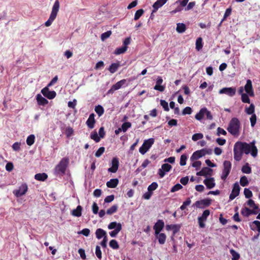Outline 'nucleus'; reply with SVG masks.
Segmentation results:
<instances>
[{
    "label": "nucleus",
    "mask_w": 260,
    "mask_h": 260,
    "mask_svg": "<svg viewBox=\"0 0 260 260\" xmlns=\"http://www.w3.org/2000/svg\"><path fill=\"white\" fill-rule=\"evenodd\" d=\"M69 163V159L68 157L62 158L54 169V174L56 176L62 177L66 172Z\"/></svg>",
    "instance_id": "obj_1"
},
{
    "label": "nucleus",
    "mask_w": 260,
    "mask_h": 260,
    "mask_svg": "<svg viewBox=\"0 0 260 260\" xmlns=\"http://www.w3.org/2000/svg\"><path fill=\"white\" fill-rule=\"evenodd\" d=\"M240 121L237 118H233L229 123L227 128L228 132L233 136H238L239 134Z\"/></svg>",
    "instance_id": "obj_2"
},
{
    "label": "nucleus",
    "mask_w": 260,
    "mask_h": 260,
    "mask_svg": "<svg viewBox=\"0 0 260 260\" xmlns=\"http://www.w3.org/2000/svg\"><path fill=\"white\" fill-rule=\"evenodd\" d=\"M244 142H237L234 147V157L236 161H240L244 153Z\"/></svg>",
    "instance_id": "obj_3"
},
{
    "label": "nucleus",
    "mask_w": 260,
    "mask_h": 260,
    "mask_svg": "<svg viewBox=\"0 0 260 260\" xmlns=\"http://www.w3.org/2000/svg\"><path fill=\"white\" fill-rule=\"evenodd\" d=\"M59 3L58 1H56L53 6L51 14L49 16L48 20L45 22V25L46 26H49L51 25L53 21L56 17L57 14L59 11Z\"/></svg>",
    "instance_id": "obj_4"
},
{
    "label": "nucleus",
    "mask_w": 260,
    "mask_h": 260,
    "mask_svg": "<svg viewBox=\"0 0 260 260\" xmlns=\"http://www.w3.org/2000/svg\"><path fill=\"white\" fill-rule=\"evenodd\" d=\"M244 153L246 154L251 153V155L255 157L257 155V149L256 147L255 146V141H253L252 142L248 144L246 142H244Z\"/></svg>",
    "instance_id": "obj_5"
},
{
    "label": "nucleus",
    "mask_w": 260,
    "mask_h": 260,
    "mask_svg": "<svg viewBox=\"0 0 260 260\" xmlns=\"http://www.w3.org/2000/svg\"><path fill=\"white\" fill-rule=\"evenodd\" d=\"M154 142L153 138H150L144 141L142 145L139 148V152L142 154H144L150 148Z\"/></svg>",
    "instance_id": "obj_6"
},
{
    "label": "nucleus",
    "mask_w": 260,
    "mask_h": 260,
    "mask_svg": "<svg viewBox=\"0 0 260 260\" xmlns=\"http://www.w3.org/2000/svg\"><path fill=\"white\" fill-rule=\"evenodd\" d=\"M223 169L221 175V179L225 181L230 174L232 168V164L229 160H225L223 162Z\"/></svg>",
    "instance_id": "obj_7"
},
{
    "label": "nucleus",
    "mask_w": 260,
    "mask_h": 260,
    "mask_svg": "<svg viewBox=\"0 0 260 260\" xmlns=\"http://www.w3.org/2000/svg\"><path fill=\"white\" fill-rule=\"evenodd\" d=\"M211 204V200L210 199H205L200 201H196L192 207L197 208L204 209L209 206Z\"/></svg>",
    "instance_id": "obj_8"
},
{
    "label": "nucleus",
    "mask_w": 260,
    "mask_h": 260,
    "mask_svg": "<svg viewBox=\"0 0 260 260\" xmlns=\"http://www.w3.org/2000/svg\"><path fill=\"white\" fill-rule=\"evenodd\" d=\"M210 213V210L208 209L204 211L201 216L198 218V223L200 228H204L205 227V222L207 220V217Z\"/></svg>",
    "instance_id": "obj_9"
},
{
    "label": "nucleus",
    "mask_w": 260,
    "mask_h": 260,
    "mask_svg": "<svg viewBox=\"0 0 260 260\" xmlns=\"http://www.w3.org/2000/svg\"><path fill=\"white\" fill-rule=\"evenodd\" d=\"M28 190V187L26 183L22 184L18 189L13 191L14 194L17 198L24 195Z\"/></svg>",
    "instance_id": "obj_10"
},
{
    "label": "nucleus",
    "mask_w": 260,
    "mask_h": 260,
    "mask_svg": "<svg viewBox=\"0 0 260 260\" xmlns=\"http://www.w3.org/2000/svg\"><path fill=\"white\" fill-rule=\"evenodd\" d=\"M172 168V166L167 163L162 165L161 169H159L158 170V174L160 178H163L165 175V172H169Z\"/></svg>",
    "instance_id": "obj_11"
},
{
    "label": "nucleus",
    "mask_w": 260,
    "mask_h": 260,
    "mask_svg": "<svg viewBox=\"0 0 260 260\" xmlns=\"http://www.w3.org/2000/svg\"><path fill=\"white\" fill-rule=\"evenodd\" d=\"M42 93L43 95L48 99L51 100L54 99L56 95V93L55 91H50L48 87H45L41 90Z\"/></svg>",
    "instance_id": "obj_12"
},
{
    "label": "nucleus",
    "mask_w": 260,
    "mask_h": 260,
    "mask_svg": "<svg viewBox=\"0 0 260 260\" xmlns=\"http://www.w3.org/2000/svg\"><path fill=\"white\" fill-rule=\"evenodd\" d=\"M236 89L235 87H224L219 91L220 94H225L230 96H233L236 93Z\"/></svg>",
    "instance_id": "obj_13"
},
{
    "label": "nucleus",
    "mask_w": 260,
    "mask_h": 260,
    "mask_svg": "<svg viewBox=\"0 0 260 260\" xmlns=\"http://www.w3.org/2000/svg\"><path fill=\"white\" fill-rule=\"evenodd\" d=\"M240 187L238 182H236L234 184L233 188L231 193L230 195L229 198L230 200H234L237 197L240 193Z\"/></svg>",
    "instance_id": "obj_14"
},
{
    "label": "nucleus",
    "mask_w": 260,
    "mask_h": 260,
    "mask_svg": "<svg viewBox=\"0 0 260 260\" xmlns=\"http://www.w3.org/2000/svg\"><path fill=\"white\" fill-rule=\"evenodd\" d=\"M244 89L245 92L250 96H254V93L252 87V82L250 79H248L246 81V83L244 86Z\"/></svg>",
    "instance_id": "obj_15"
},
{
    "label": "nucleus",
    "mask_w": 260,
    "mask_h": 260,
    "mask_svg": "<svg viewBox=\"0 0 260 260\" xmlns=\"http://www.w3.org/2000/svg\"><path fill=\"white\" fill-rule=\"evenodd\" d=\"M165 226V223L162 220L159 219L153 226V229L155 231V235H157L163 229Z\"/></svg>",
    "instance_id": "obj_16"
},
{
    "label": "nucleus",
    "mask_w": 260,
    "mask_h": 260,
    "mask_svg": "<svg viewBox=\"0 0 260 260\" xmlns=\"http://www.w3.org/2000/svg\"><path fill=\"white\" fill-rule=\"evenodd\" d=\"M112 167L109 168L108 170V172L111 173H116L119 167V160L117 157H114L112 160Z\"/></svg>",
    "instance_id": "obj_17"
},
{
    "label": "nucleus",
    "mask_w": 260,
    "mask_h": 260,
    "mask_svg": "<svg viewBox=\"0 0 260 260\" xmlns=\"http://www.w3.org/2000/svg\"><path fill=\"white\" fill-rule=\"evenodd\" d=\"M205 150L204 149H201L200 150H197L193 153L192 155L190 157V160L193 161L194 160H197L198 159L202 157V156L205 155Z\"/></svg>",
    "instance_id": "obj_18"
},
{
    "label": "nucleus",
    "mask_w": 260,
    "mask_h": 260,
    "mask_svg": "<svg viewBox=\"0 0 260 260\" xmlns=\"http://www.w3.org/2000/svg\"><path fill=\"white\" fill-rule=\"evenodd\" d=\"M213 170L208 167H204L202 170L197 173V176H206L207 175L211 176L212 174Z\"/></svg>",
    "instance_id": "obj_19"
},
{
    "label": "nucleus",
    "mask_w": 260,
    "mask_h": 260,
    "mask_svg": "<svg viewBox=\"0 0 260 260\" xmlns=\"http://www.w3.org/2000/svg\"><path fill=\"white\" fill-rule=\"evenodd\" d=\"M94 117L95 115L94 113L90 114L88 119L86 122L87 125L90 129L93 128L94 126V124L95 123Z\"/></svg>",
    "instance_id": "obj_20"
},
{
    "label": "nucleus",
    "mask_w": 260,
    "mask_h": 260,
    "mask_svg": "<svg viewBox=\"0 0 260 260\" xmlns=\"http://www.w3.org/2000/svg\"><path fill=\"white\" fill-rule=\"evenodd\" d=\"M241 213L243 216L248 217L251 214H256L258 211L249 209L247 207H244L242 209Z\"/></svg>",
    "instance_id": "obj_21"
},
{
    "label": "nucleus",
    "mask_w": 260,
    "mask_h": 260,
    "mask_svg": "<svg viewBox=\"0 0 260 260\" xmlns=\"http://www.w3.org/2000/svg\"><path fill=\"white\" fill-rule=\"evenodd\" d=\"M214 179L213 177L205 179L203 182L208 189H211L215 186Z\"/></svg>",
    "instance_id": "obj_22"
},
{
    "label": "nucleus",
    "mask_w": 260,
    "mask_h": 260,
    "mask_svg": "<svg viewBox=\"0 0 260 260\" xmlns=\"http://www.w3.org/2000/svg\"><path fill=\"white\" fill-rule=\"evenodd\" d=\"M168 0H157L153 5V12L156 11L159 8L165 5Z\"/></svg>",
    "instance_id": "obj_23"
},
{
    "label": "nucleus",
    "mask_w": 260,
    "mask_h": 260,
    "mask_svg": "<svg viewBox=\"0 0 260 260\" xmlns=\"http://www.w3.org/2000/svg\"><path fill=\"white\" fill-rule=\"evenodd\" d=\"M180 227V225L179 224H167L166 226L167 230L169 231L172 230L174 234L179 232Z\"/></svg>",
    "instance_id": "obj_24"
},
{
    "label": "nucleus",
    "mask_w": 260,
    "mask_h": 260,
    "mask_svg": "<svg viewBox=\"0 0 260 260\" xmlns=\"http://www.w3.org/2000/svg\"><path fill=\"white\" fill-rule=\"evenodd\" d=\"M36 100L39 105L44 106L48 103V101L40 94L37 95Z\"/></svg>",
    "instance_id": "obj_25"
},
{
    "label": "nucleus",
    "mask_w": 260,
    "mask_h": 260,
    "mask_svg": "<svg viewBox=\"0 0 260 260\" xmlns=\"http://www.w3.org/2000/svg\"><path fill=\"white\" fill-rule=\"evenodd\" d=\"M250 228L253 231H256L260 232V222L258 220H255L252 222L250 224Z\"/></svg>",
    "instance_id": "obj_26"
},
{
    "label": "nucleus",
    "mask_w": 260,
    "mask_h": 260,
    "mask_svg": "<svg viewBox=\"0 0 260 260\" xmlns=\"http://www.w3.org/2000/svg\"><path fill=\"white\" fill-rule=\"evenodd\" d=\"M118 182V179H111L107 182L106 185L109 188H115L117 186Z\"/></svg>",
    "instance_id": "obj_27"
},
{
    "label": "nucleus",
    "mask_w": 260,
    "mask_h": 260,
    "mask_svg": "<svg viewBox=\"0 0 260 260\" xmlns=\"http://www.w3.org/2000/svg\"><path fill=\"white\" fill-rule=\"evenodd\" d=\"M48 175L45 173H38L35 175V179L38 181H44L47 179Z\"/></svg>",
    "instance_id": "obj_28"
},
{
    "label": "nucleus",
    "mask_w": 260,
    "mask_h": 260,
    "mask_svg": "<svg viewBox=\"0 0 260 260\" xmlns=\"http://www.w3.org/2000/svg\"><path fill=\"white\" fill-rule=\"evenodd\" d=\"M96 237L98 239H101L105 236H107L106 232L102 229H98L95 232Z\"/></svg>",
    "instance_id": "obj_29"
},
{
    "label": "nucleus",
    "mask_w": 260,
    "mask_h": 260,
    "mask_svg": "<svg viewBox=\"0 0 260 260\" xmlns=\"http://www.w3.org/2000/svg\"><path fill=\"white\" fill-rule=\"evenodd\" d=\"M82 207L79 205L77 207L76 209L72 210V214L75 217H80L82 215Z\"/></svg>",
    "instance_id": "obj_30"
},
{
    "label": "nucleus",
    "mask_w": 260,
    "mask_h": 260,
    "mask_svg": "<svg viewBox=\"0 0 260 260\" xmlns=\"http://www.w3.org/2000/svg\"><path fill=\"white\" fill-rule=\"evenodd\" d=\"M186 29V27L185 24L183 23H178L177 24L176 31L178 33H183L185 32Z\"/></svg>",
    "instance_id": "obj_31"
},
{
    "label": "nucleus",
    "mask_w": 260,
    "mask_h": 260,
    "mask_svg": "<svg viewBox=\"0 0 260 260\" xmlns=\"http://www.w3.org/2000/svg\"><path fill=\"white\" fill-rule=\"evenodd\" d=\"M158 239V242L160 244H164L166 240V235L164 233H159L157 235H155Z\"/></svg>",
    "instance_id": "obj_32"
},
{
    "label": "nucleus",
    "mask_w": 260,
    "mask_h": 260,
    "mask_svg": "<svg viewBox=\"0 0 260 260\" xmlns=\"http://www.w3.org/2000/svg\"><path fill=\"white\" fill-rule=\"evenodd\" d=\"M119 66V63H113L110 65L108 70L111 73L113 74L116 72Z\"/></svg>",
    "instance_id": "obj_33"
},
{
    "label": "nucleus",
    "mask_w": 260,
    "mask_h": 260,
    "mask_svg": "<svg viewBox=\"0 0 260 260\" xmlns=\"http://www.w3.org/2000/svg\"><path fill=\"white\" fill-rule=\"evenodd\" d=\"M122 225L121 224L118 225V227L116 228L114 230L110 232L109 234L112 237H116L118 233L121 230Z\"/></svg>",
    "instance_id": "obj_34"
},
{
    "label": "nucleus",
    "mask_w": 260,
    "mask_h": 260,
    "mask_svg": "<svg viewBox=\"0 0 260 260\" xmlns=\"http://www.w3.org/2000/svg\"><path fill=\"white\" fill-rule=\"evenodd\" d=\"M126 82L125 79H122L120 81L117 82L116 84L112 85L113 86V88L115 89V90H117L120 89L123 85H124Z\"/></svg>",
    "instance_id": "obj_35"
},
{
    "label": "nucleus",
    "mask_w": 260,
    "mask_h": 260,
    "mask_svg": "<svg viewBox=\"0 0 260 260\" xmlns=\"http://www.w3.org/2000/svg\"><path fill=\"white\" fill-rule=\"evenodd\" d=\"M127 47L122 46L120 48H116L114 51V54L115 55H119L120 54L124 53L126 51Z\"/></svg>",
    "instance_id": "obj_36"
},
{
    "label": "nucleus",
    "mask_w": 260,
    "mask_h": 260,
    "mask_svg": "<svg viewBox=\"0 0 260 260\" xmlns=\"http://www.w3.org/2000/svg\"><path fill=\"white\" fill-rule=\"evenodd\" d=\"M118 205H114L112 207H111L109 209H108L106 213L108 215H112L113 213H115L118 209Z\"/></svg>",
    "instance_id": "obj_37"
},
{
    "label": "nucleus",
    "mask_w": 260,
    "mask_h": 260,
    "mask_svg": "<svg viewBox=\"0 0 260 260\" xmlns=\"http://www.w3.org/2000/svg\"><path fill=\"white\" fill-rule=\"evenodd\" d=\"M205 111H206L205 109L204 108H202L195 115V118L198 120H201L204 117Z\"/></svg>",
    "instance_id": "obj_38"
},
{
    "label": "nucleus",
    "mask_w": 260,
    "mask_h": 260,
    "mask_svg": "<svg viewBox=\"0 0 260 260\" xmlns=\"http://www.w3.org/2000/svg\"><path fill=\"white\" fill-rule=\"evenodd\" d=\"M203 48L202 39L201 37L198 38L196 42V48L198 51H200Z\"/></svg>",
    "instance_id": "obj_39"
},
{
    "label": "nucleus",
    "mask_w": 260,
    "mask_h": 260,
    "mask_svg": "<svg viewBox=\"0 0 260 260\" xmlns=\"http://www.w3.org/2000/svg\"><path fill=\"white\" fill-rule=\"evenodd\" d=\"M35 140V136L34 135H30L26 139V144L28 146H31L34 143Z\"/></svg>",
    "instance_id": "obj_40"
},
{
    "label": "nucleus",
    "mask_w": 260,
    "mask_h": 260,
    "mask_svg": "<svg viewBox=\"0 0 260 260\" xmlns=\"http://www.w3.org/2000/svg\"><path fill=\"white\" fill-rule=\"evenodd\" d=\"M109 246L113 249H118L119 248V244L116 240H111L109 242Z\"/></svg>",
    "instance_id": "obj_41"
},
{
    "label": "nucleus",
    "mask_w": 260,
    "mask_h": 260,
    "mask_svg": "<svg viewBox=\"0 0 260 260\" xmlns=\"http://www.w3.org/2000/svg\"><path fill=\"white\" fill-rule=\"evenodd\" d=\"M232 13V8L231 7L228 8L224 13L223 18L221 21L220 23H219V25L220 26L221 23L223 22V21H224L228 17L231 15Z\"/></svg>",
    "instance_id": "obj_42"
},
{
    "label": "nucleus",
    "mask_w": 260,
    "mask_h": 260,
    "mask_svg": "<svg viewBox=\"0 0 260 260\" xmlns=\"http://www.w3.org/2000/svg\"><path fill=\"white\" fill-rule=\"evenodd\" d=\"M230 253L232 255V260H238L240 258V254L238 252H237L235 250L232 249L230 250Z\"/></svg>",
    "instance_id": "obj_43"
},
{
    "label": "nucleus",
    "mask_w": 260,
    "mask_h": 260,
    "mask_svg": "<svg viewBox=\"0 0 260 260\" xmlns=\"http://www.w3.org/2000/svg\"><path fill=\"white\" fill-rule=\"evenodd\" d=\"M95 111L99 116H101L104 113V109L102 106L98 105L95 107Z\"/></svg>",
    "instance_id": "obj_44"
},
{
    "label": "nucleus",
    "mask_w": 260,
    "mask_h": 260,
    "mask_svg": "<svg viewBox=\"0 0 260 260\" xmlns=\"http://www.w3.org/2000/svg\"><path fill=\"white\" fill-rule=\"evenodd\" d=\"M247 205L253 208V210H255V211H257V210H258V207L257 205H256L254 203V202L251 200V199H249L247 202Z\"/></svg>",
    "instance_id": "obj_45"
},
{
    "label": "nucleus",
    "mask_w": 260,
    "mask_h": 260,
    "mask_svg": "<svg viewBox=\"0 0 260 260\" xmlns=\"http://www.w3.org/2000/svg\"><path fill=\"white\" fill-rule=\"evenodd\" d=\"M240 183L243 187L248 185L249 181L247 178L245 176H242L240 180Z\"/></svg>",
    "instance_id": "obj_46"
},
{
    "label": "nucleus",
    "mask_w": 260,
    "mask_h": 260,
    "mask_svg": "<svg viewBox=\"0 0 260 260\" xmlns=\"http://www.w3.org/2000/svg\"><path fill=\"white\" fill-rule=\"evenodd\" d=\"M249 95L246 93H242L241 95V101L244 103H248L249 104L250 103V100L249 98Z\"/></svg>",
    "instance_id": "obj_47"
},
{
    "label": "nucleus",
    "mask_w": 260,
    "mask_h": 260,
    "mask_svg": "<svg viewBox=\"0 0 260 260\" xmlns=\"http://www.w3.org/2000/svg\"><path fill=\"white\" fill-rule=\"evenodd\" d=\"M255 107L253 104H251L248 108H246L245 112L248 114H252L254 112Z\"/></svg>",
    "instance_id": "obj_48"
},
{
    "label": "nucleus",
    "mask_w": 260,
    "mask_h": 260,
    "mask_svg": "<svg viewBox=\"0 0 260 260\" xmlns=\"http://www.w3.org/2000/svg\"><path fill=\"white\" fill-rule=\"evenodd\" d=\"M144 13V11L142 9L137 10L135 14L134 20H138L141 17V16Z\"/></svg>",
    "instance_id": "obj_49"
},
{
    "label": "nucleus",
    "mask_w": 260,
    "mask_h": 260,
    "mask_svg": "<svg viewBox=\"0 0 260 260\" xmlns=\"http://www.w3.org/2000/svg\"><path fill=\"white\" fill-rule=\"evenodd\" d=\"M242 172L243 173L250 174L251 172V169L248 164L244 165L242 168Z\"/></svg>",
    "instance_id": "obj_50"
},
{
    "label": "nucleus",
    "mask_w": 260,
    "mask_h": 260,
    "mask_svg": "<svg viewBox=\"0 0 260 260\" xmlns=\"http://www.w3.org/2000/svg\"><path fill=\"white\" fill-rule=\"evenodd\" d=\"M132 126V124L129 122H124L121 125V128L123 132H126L128 128Z\"/></svg>",
    "instance_id": "obj_51"
},
{
    "label": "nucleus",
    "mask_w": 260,
    "mask_h": 260,
    "mask_svg": "<svg viewBox=\"0 0 260 260\" xmlns=\"http://www.w3.org/2000/svg\"><path fill=\"white\" fill-rule=\"evenodd\" d=\"M74 134V129L71 127H68L66 129L65 134L67 137L69 138Z\"/></svg>",
    "instance_id": "obj_52"
},
{
    "label": "nucleus",
    "mask_w": 260,
    "mask_h": 260,
    "mask_svg": "<svg viewBox=\"0 0 260 260\" xmlns=\"http://www.w3.org/2000/svg\"><path fill=\"white\" fill-rule=\"evenodd\" d=\"M111 34L112 32L111 30H108L106 32L103 33L101 36V40L103 41L105 40L106 39L108 38L111 36Z\"/></svg>",
    "instance_id": "obj_53"
},
{
    "label": "nucleus",
    "mask_w": 260,
    "mask_h": 260,
    "mask_svg": "<svg viewBox=\"0 0 260 260\" xmlns=\"http://www.w3.org/2000/svg\"><path fill=\"white\" fill-rule=\"evenodd\" d=\"M187 156L185 154H182L180 157V165L181 166H185L186 164Z\"/></svg>",
    "instance_id": "obj_54"
},
{
    "label": "nucleus",
    "mask_w": 260,
    "mask_h": 260,
    "mask_svg": "<svg viewBox=\"0 0 260 260\" xmlns=\"http://www.w3.org/2000/svg\"><path fill=\"white\" fill-rule=\"evenodd\" d=\"M158 187V184L156 182H152L148 187V190L151 192L155 190Z\"/></svg>",
    "instance_id": "obj_55"
},
{
    "label": "nucleus",
    "mask_w": 260,
    "mask_h": 260,
    "mask_svg": "<svg viewBox=\"0 0 260 260\" xmlns=\"http://www.w3.org/2000/svg\"><path fill=\"white\" fill-rule=\"evenodd\" d=\"M105 148L104 147H100L95 152V156L97 157H100L105 152Z\"/></svg>",
    "instance_id": "obj_56"
},
{
    "label": "nucleus",
    "mask_w": 260,
    "mask_h": 260,
    "mask_svg": "<svg viewBox=\"0 0 260 260\" xmlns=\"http://www.w3.org/2000/svg\"><path fill=\"white\" fill-rule=\"evenodd\" d=\"M244 194L246 198L249 199L252 196V191L248 188H245L244 190Z\"/></svg>",
    "instance_id": "obj_57"
},
{
    "label": "nucleus",
    "mask_w": 260,
    "mask_h": 260,
    "mask_svg": "<svg viewBox=\"0 0 260 260\" xmlns=\"http://www.w3.org/2000/svg\"><path fill=\"white\" fill-rule=\"evenodd\" d=\"M100 137L98 136L96 132H94L90 135V138L94 140L96 142H99L100 141Z\"/></svg>",
    "instance_id": "obj_58"
},
{
    "label": "nucleus",
    "mask_w": 260,
    "mask_h": 260,
    "mask_svg": "<svg viewBox=\"0 0 260 260\" xmlns=\"http://www.w3.org/2000/svg\"><path fill=\"white\" fill-rule=\"evenodd\" d=\"M203 138V135L202 133H197L193 135L192 137V140L194 141H196L198 140L201 139Z\"/></svg>",
    "instance_id": "obj_59"
},
{
    "label": "nucleus",
    "mask_w": 260,
    "mask_h": 260,
    "mask_svg": "<svg viewBox=\"0 0 260 260\" xmlns=\"http://www.w3.org/2000/svg\"><path fill=\"white\" fill-rule=\"evenodd\" d=\"M182 186L181 184L178 183L172 187V188L171 189V191L172 192H174L182 189Z\"/></svg>",
    "instance_id": "obj_60"
},
{
    "label": "nucleus",
    "mask_w": 260,
    "mask_h": 260,
    "mask_svg": "<svg viewBox=\"0 0 260 260\" xmlns=\"http://www.w3.org/2000/svg\"><path fill=\"white\" fill-rule=\"evenodd\" d=\"M121 224L120 223H117L116 221L111 222L109 225H108V229L109 230H112L114 229L117 228L118 227V225Z\"/></svg>",
    "instance_id": "obj_61"
},
{
    "label": "nucleus",
    "mask_w": 260,
    "mask_h": 260,
    "mask_svg": "<svg viewBox=\"0 0 260 260\" xmlns=\"http://www.w3.org/2000/svg\"><path fill=\"white\" fill-rule=\"evenodd\" d=\"M160 105L164 109V110L166 111H169V108L168 107V103L165 100H160Z\"/></svg>",
    "instance_id": "obj_62"
},
{
    "label": "nucleus",
    "mask_w": 260,
    "mask_h": 260,
    "mask_svg": "<svg viewBox=\"0 0 260 260\" xmlns=\"http://www.w3.org/2000/svg\"><path fill=\"white\" fill-rule=\"evenodd\" d=\"M192 112L191 108L189 107H185L182 111V115L190 114Z\"/></svg>",
    "instance_id": "obj_63"
},
{
    "label": "nucleus",
    "mask_w": 260,
    "mask_h": 260,
    "mask_svg": "<svg viewBox=\"0 0 260 260\" xmlns=\"http://www.w3.org/2000/svg\"><path fill=\"white\" fill-rule=\"evenodd\" d=\"M251 126L253 127L256 122V116L255 114H253L250 118Z\"/></svg>",
    "instance_id": "obj_64"
}]
</instances>
